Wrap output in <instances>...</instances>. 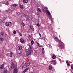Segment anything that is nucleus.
I'll use <instances>...</instances> for the list:
<instances>
[{"mask_svg": "<svg viewBox=\"0 0 73 73\" xmlns=\"http://www.w3.org/2000/svg\"><path fill=\"white\" fill-rule=\"evenodd\" d=\"M33 31H34V29H33Z\"/></svg>", "mask_w": 73, "mask_h": 73, "instance_id": "8fccbe9b", "label": "nucleus"}, {"mask_svg": "<svg viewBox=\"0 0 73 73\" xmlns=\"http://www.w3.org/2000/svg\"><path fill=\"white\" fill-rule=\"evenodd\" d=\"M23 2L24 3H27L28 2V0H24Z\"/></svg>", "mask_w": 73, "mask_h": 73, "instance_id": "a211bd4d", "label": "nucleus"}, {"mask_svg": "<svg viewBox=\"0 0 73 73\" xmlns=\"http://www.w3.org/2000/svg\"><path fill=\"white\" fill-rule=\"evenodd\" d=\"M42 11H43V12H45V10L44 9H42Z\"/></svg>", "mask_w": 73, "mask_h": 73, "instance_id": "c756f323", "label": "nucleus"}, {"mask_svg": "<svg viewBox=\"0 0 73 73\" xmlns=\"http://www.w3.org/2000/svg\"><path fill=\"white\" fill-rule=\"evenodd\" d=\"M29 28L30 31H33V26H30Z\"/></svg>", "mask_w": 73, "mask_h": 73, "instance_id": "9d476101", "label": "nucleus"}, {"mask_svg": "<svg viewBox=\"0 0 73 73\" xmlns=\"http://www.w3.org/2000/svg\"><path fill=\"white\" fill-rule=\"evenodd\" d=\"M54 40L55 41H57V42H59V43L60 42H61L60 41V40H59V39H58V38H57V37H54Z\"/></svg>", "mask_w": 73, "mask_h": 73, "instance_id": "6e6552de", "label": "nucleus"}, {"mask_svg": "<svg viewBox=\"0 0 73 73\" xmlns=\"http://www.w3.org/2000/svg\"><path fill=\"white\" fill-rule=\"evenodd\" d=\"M18 49L19 50H21L22 49V46H19L18 47Z\"/></svg>", "mask_w": 73, "mask_h": 73, "instance_id": "f8f14e48", "label": "nucleus"}, {"mask_svg": "<svg viewBox=\"0 0 73 73\" xmlns=\"http://www.w3.org/2000/svg\"><path fill=\"white\" fill-rule=\"evenodd\" d=\"M71 68L72 69H73V65H72L71 66Z\"/></svg>", "mask_w": 73, "mask_h": 73, "instance_id": "72a5a7b5", "label": "nucleus"}, {"mask_svg": "<svg viewBox=\"0 0 73 73\" xmlns=\"http://www.w3.org/2000/svg\"><path fill=\"white\" fill-rule=\"evenodd\" d=\"M19 35L20 36H22V34H21V33H19Z\"/></svg>", "mask_w": 73, "mask_h": 73, "instance_id": "4c0bfd02", "label": "nucleus"}, {"mask_svg": "<svg viewBox=\"0 0 73 73\" xmlns=\"http://www.w3.org/2000/svg\"><path fill=\"white\" fill-rule=\"evenodd\" d=\"M33 43H34V41L33 40H32L31 43V45H33Z\"/></svg>", "mask_w": 73, "mask_h": 73, "instance_id": "cd10ccee", "label": "nucleus"}, {"mask_svg": "<svg viewBox=\"0 0 73 73\" xmlns=\"http://www.w3.org/2000/svg\"><path fill=\"white\" fill-rule=\"evenodd\" d=\"M52 58L53 59H55V58H56V56H55V55H53V56H52Z\"/></svg>", "mask_w": 73, "mask_h": 73, "instance_id": "393cba45", "label": "nucleus"}, {"mask_svg": "<svg viewBox=\"0 0 73 73\" xmlns=\"http://www.w3.org/2000/svg\"><path fill=\"white\" fill-rule=\"evenodd\" d=\"M29 65H30L29 63L27 62L24 65V66H22V69H23V68H26L28 67Z\"/></svg>", "mask_w": 73, "mask_h": 73, "instance_id": "20e7f679", "label": "nucleus"}, {"mask_svg": "<svg viewBox=\"0 0 73 73\" xmlns=\"http://www.w3.org/2000/svg\"><path fill=\"white\" fill-rule=\"evenodd\" d=\"M5 19H5V17H3V20L5 21Z\"/></svg>", "mask_w": 73, "mask_h": 73, "instance_id": "473e14b6", "label": "nucleus"}, {"mask_svg": "<svg viewBox=\"0 0 73 73\" xmlns=\"http://www.w3.org/2000/svg\"><path fill=\"white\" fill-rule=\"evenodd\" d=\"M46 11L47 13H48V15H49V16H50V15H51L50 13V12H49V11H48V10H46Z\"/></svg>", "mask_w": 73, "mask_h": 73, "instance_id": "1a4fd4ad", "label": "nucleus"}, {"mask_svg": "<svg viewBox=\"0 0 73 73\" xmlns=\"http://www.w3.org/2000/svg\"><path fill=\"white\" fill-rule=\"evenodd\" d=\"M1 21V19H0V22Z\"/></svg>", "mask_w": 73, "mask_h": 73, "instance_id": "de8ad7c7", "label": "nucleus"}, {"mask_svg": "<svg viewBox=\"0 0 73 73\" xmlns=\"http://www.w3.org/2000/svg\"><path fill=\"white\" fill-rule=\"evenodd\" d=\"M9 23H10V24H11V22H9Z\"/></svg>", "mask_w": 73, "mask_h": 73, "instance_id": "49530a36", "label": "nucleus"}, {"mask_svg": "<svg viewBox=\"0 0 73 73\" xmlns=\"http://www.w3.org/2000/svg\"><path fill=\"white\" fill-rule=\"evenodd\" d=\"M21 53H19V54H21Z\"/></svg>", "mask_w": 73, "mask_h": 73, "instance_id": "a18cd8bd", "label": "nucleus"}, {"mask_svg": "<svg viewBox=\"0 0 73 73\" xmlns=\"http://www.w3.org/2000/svg\"><path fill=\"white\" fill-rule=\"evenodd\" d=\"M4 68V64H2L1 66H0V69H3Z\"/></svg>", "mask_w": 73, "mask_h": 73, "instance_id": "9b49d317", "label": "nucleus"}, {"mask_svg": "<svg viewBox=\"0 0 73 73\" xmlns=\"http://www.w3.org/2000/svg\"><path fill=\"white\" fill-rule=\"evenodd\" d=\"M42 54H44V53H45V52H44V51H42Z\"/></svg>", "mask_w": 73, "mask_h": 73, "instance_id": "a19ab883", "label": "nucleus"}, {"mask_svg": "<svg viewBox=\"0 0 73 73\" xmlns=\"http://www.w3.org/2000/svg\"><path fill=\"white\" fill-rule=\"evenodd\" d=\"M28 69H29V68H27L26 69L24 70L23 71V72L24 73H25V72H26V71H27V70H28Z\"/></svg>", "mask_w": 73, "mask_h": 73, "instance_id": "2eb2a0df", "label": "nucleus"}, {"mask_svg": "<svg viewBox=\"0 0 73 73\" xmlns=\"http://www.w3.org/2000/svg\"><path fill=\"white\" fill-rule=\"evenodd\" d=\"M20 7L21 9H24V7H23V5H20Z\"/></svg>", "mask_w": 73, "mask_h": 73, "instance_id": "dca6fc26", "label": "nucleus"}, {"mask_svg": "<svg viewBox=\"0 0 73 73\" xmlns=\"http://www.w3.org/2000/svg\"><path fill=\"white\" fill-rule=\"evenodd\" d=\"M6 5H8L9 4V3H8V2H6Z\"/></svg>", "mask_w": 73, "mask_h": 73, "instance_id": "7c9ffc66", "label": "nucleus"}, {"mask_svg": "<svg viewBox=\"0 0 73 73\" xmlns=\"http://www.w3.org/2000/svg\"><path fill=\"white\" fill-rule=\"evenodd\" d=\"M29 20V18H27L26 19V20Z\"/></svg>", "mask_w": 73, "mask_h": 73, "instance_id": "79ce46f5", "label": "nucleus"}, {"mask_svg": "<svg viewBox=\"0 0 73 73\" xmlns=\"http://www.w3.org/2000/svg\"><path fill=\"white\" fill-rule=\"evenodd\" d=\"M66 64H67L68 66H70V64L69 63V61L68 60L66 61Z\"/></svg>", "mask_w": 73, "mask_h": 73, "instance_id": "ddd939ff", "label": "nucleus"}, {"mask_svg": "<svg viewBox=\"0 0 73 73\" xmlns=\"http://www.w3.org/2000/svg\"><path fill=\"white\" fill-rule=\"evenodd\" d=\"M13 33L14 35H15V34H16V31H14L13 32Z\"/></svg>", "mask_w": 73, "mask_h": 73, "instance_id": "2f4dec72", "label": "nucleus"}, {"mask_svg": "<svg viewBox=\"0 0 73 73\" xmlns=\"http://www.w3.org/2000/svg\"><path fill=\"white\" fill-rule=\"evenodd\" d=\"M37 11L39 12H41V10L39 8H38Z\"/></svg>", "mask_w": 73, "mask_h": 73, "instance_id": "412c9836", "label": "nucleus"}, {"mask_svg": "<svg viewBox=\"0 0 73 73\" xmlns=\"http://www.w3.org/2000/svg\"><path fill=\"white\" fill-rule=\"evenodd\" d=\"M5 22V21H4V20H2L1 21V23H4Z\"/></svg>", "mask_w": 73, "mask_h": 73, "instance_id": "b1692460", "label": "nucleus"}, {"mask_svg": "<svg viewBox=\"0 0 73 73\" xmlns=\"http://www.w3.org/2000/svg\"><path fill=\"white\" fill-rule=\"evenodd\" d=\"M1 35H2V36H4V32H1Z\"/></svg>", "mask_w": 73, "mask_h": 73, "instance_id": "c85d7f7f", "label": "nucleus"}, {"mask_svg": "<svg viewBox=\"0 0 73 73\" xmlns=\"http://www.w3.org/2000/svg\"><path fill=\"white\" fill-rule=\"evenodd\" d=\"M21 24L23 26V27H25V24L24 23H21Z\"/></svg>", "mask_w": 73, "mask_h": 73, "instance_id": "bb28decb", "label": "nucleus"}, {"mask_svg": "<svg viewBox=\"0 0 73 73\" xmlns=\"http://www.w3.org/2000/svg\"><path fill=\"white\" fill-rule=\"evenodd\" d=\"M18 33L19 34H20V32H18Z\"/></svg>", "mask_w": 73, "mask_h": 73, "instance_id": "c03bdc74", "label": "nucleus"}, {"mask_svg": "<svg viewBox=\"0 0 73 73\" xmlns=\"http://www.w3.org/2000/svg\"><path fill=\"white\" fill-rule=\"evenodd\" d=\"M50 17H51V16H50Z\"/></svg>", "mask_w": 73, "mask_h": 73, "instance_id": "09e8293b", "label": "nucleus"}, {"mask_svg": "<svg viewBox=\"0 0 73 73\" xmlns=\"http://www.w3.org/2000/svg\"><path fill=\"white\" fill-rule=\"evenodd\" d=\"M3 40H4V39L2 37H1V38H0V41H3Z\"/></svg>", "mask_w": 73, "mask_h": 73, "instance_id": "5701e85b", "label": "nucleus"}, {"mask_svg": "<svg viewBox=\"0 0 73 73\" xmlns=\"http://www.w3.org/2000/svg\"><path fill=\"white\" fill-rule=\"evenodd\" d=\"M11 68L14 70L13 73H17V72H18V69L15 66V65L13 64H12L11 65Z\"/></svg>", "mask_w": 73, "mask_h": 73, "instance_id": "f257e3e1", "label": "nucleus"}, {"mask_svg": "<svg viewBox=\"0 0 73 73\" xmlns=\"http://www.w3.org/2000/svg\"><path fill=\"white\" fill-rule=\"evenodd\" d=\"M25 16V17H27V15L25 14H23Z\"/></svg>", "mask_w": 73, "mask_h": 73, "instance_id": "f704fd0d", "label": "nucleus"}, {"mask_svg": "<svg viewBox=\"0 0 73 73\" xmlns=\"http://www.w3.org/2000/svg\"><path fill=\"white\" fill-rule=\"evenodd\" d=\"M37 44L38 45L39 44V43H38V42H37Z\"/></svg>", "mask_w": 73, "mask_h": 73, "instance_id": "37998d69", "label": "nucleus"}, {"mask_svg": "<svg viewBox=\"0 0 73 73\" xmlns=\"http://www.w3.org/2000/svg\"><path fill=\"white\" fill-rule=\"evenodd\" d=\"M7 13L9 14V15H12V11L11 9L6 10V11Z\"/></svg>", "mask_w": 73, "mask_h": 73, "instance_id": "39448f33", "label": "nucleus"}, {"mask_svg": "<svg viewBox=\"0 0 73 73\" xmlns=\"http://www.w3.org/2000/svg\"><path fill=\"white\" fill-rule=\"evenodd\" d=\"M32 52V49L29 48L28 49V50L26 54L27 56H29V55H30L31 54V52Z\"/></svg>", "mask_w": 73, "mask_h": 73, "instance_id": "7ed1b4c3", "label": "nucleus"}, {"mask_svg": "<svg viewBox=\"0 0 73 73\" xmlns=\"http://www.w3.org/2000/svg\"><path fill=\"white\" fill-rule=\"evenodd\" d=\"M37 25L38 27H39L40 26V24H39V23H38L37 24Z\"/></svg>", "mask_w": 73, "mask_h": 73, "instance_id": "c9c22d12", "label": "nucleus"}, {"mask_svg": "<svg viewBox=\"0 0 73 73\" xmlns=\"http://www.w3.org/2000/svg\"><path fill=\"white\" fill-rule=\"evenodd\" d=\"M3 73H7V72H8V70L6 68H3Z\"/></svg>", "mask_w": 73, "mask_h": 73, "instance_id": "0eeeda50", "label": "nucleus"}, {"mask_svg": "<svg viewBox=\"0 0 73 73\" xmlns=\"http://www.w3.org/2000/svg\"><path fill=\"white\" fill-rule=\"evenodd\" d=\"M50 62L51 64H53L54 65H56V61L54 60L51 61Z\"/></svg>", "mask_w": 73, "mask_h": 73, "instance_id": "423d86ee", "label": "nucleus"}, {"mask_svg": "<svg viewBox=\"0 0 73 73\" xmlns=\"http://www.w3.org/2000/svg\"><path fill=\"white\" fill-rule=\"evenodd\" d=\"M48 69L50 70H52V66H49Z\"/></svg>", "mask_w": 73, "mask_h": 73, "instance_id": "aec40b11", "label": "nucleus"}, {"mask_svg": "<svg viewBox=\"0 0 73 73\" xmlns=\"http://www.w3.org/2000/svg\"><path fill=\"white\" fill-rule=\"evenodd\" d=\"M5 25L6 26H9V23L8 22H6L5 23Z\"/></svg>", "mask_w": 73, "mask_h": 73, "instance_id": "f3484780", "label": "nucleus"}, {"mask_svg": "<svg viewBox=\"0 0 73 73\" xmlns=\"http://www.w3.org/2000/svg\"><path fill=\"white\" fill-rule=\"evenodd\" d=\"M59 48L62 49H64V44L63 42H60L59 43Z\"/></svg>", "mask_w": 73, "mask_h": 73, "instance_id": "f03ea898", "label": "nucleus"}, {"mask_svg": "<svg viewBox=\"0 0 73 73\" xmlns=\"http://www.w3.org/2000/svg\"><path fill=\"white\" fill-rule=\"evenodd\" d=\"M38 46H39V47H41L42 46L41 45H40V44L38 45Z\"/></svg>", "mask_w": 73, "mask_h": 73, "instance_id": "e433bc0d", "label": "nucleus"}, {"mask_svg": "<svg viewBox=\"0 0 73 73\" xmlns=\"http://www.w3.org/2000/svg\"><path fill=\"white\" fill-rule=\"evenodd\" d=\"M39 35L40 37H41V34H40V33H39Z\"/></svg>", "mask_w": 73, "mask_h": 73, "instance_id": "ea45409f", "label": "nucleus"}, {"mask_svg": "<svg viewBox=\"0 0 73 73\" xmlns=\"http://www.w3.org/2000/svg\"><path fill=\"white\" fill-rule=\"evenodd\" d=\"M9 55V53H6V56H8Z\"/></svg>", "mask_w": 73, "mask_h": 73, "instance_id": "a878e982", "label": "nucleus"}, {"mask_svg": "<svg viewBox=\"0 0 73 73\" xmlns=\"http://www.w3.org/2000/svg\"><path fill=\"white\" fill-rule=\"evenodd\" d=\"M12 54H13V53L12 52H11L9 55L10 57H12Z\"/></svg>", "mask_w": 73, "mask_h": 73, "instance_id": "6ab92c4d", "label": "nucleus"}, {"mask_svg": "<svg viewBox=\"0 0 73 73\" xmlns=\"http://www.w3.org/2000/svg\"><path fill=\"white\" fill-rule=\"evenodd\" d=\"M42 51H44V47H43L42 48Z\"/></svg>", "mask_w": 73, "mask_h": 73, "instance_id": "58836bf2", "label": "nucleus"}, {"mask_svg": "<svg viewBox=\"0 0 73 73\" xmlns=\"http://www.w3.org/2000/svg\"><path fill=\"white\" fill-rule=\"evenodd\" d=\"M17 5L15 4H14L13 5V7H16Z\"/></svg>", "mask_w": 73, "mask_h": 73, "instance_id": "4be33fe9", "label": "nucleus"}, {"mask_svg": "<svg viewBox=\"0 0 73 73\" xmlns=\"http://www.w3.org/2000/svg\"><path fill=\"white\" fill-rule=\"evenodd\" d=\"M20 41L22 43H23L24 42V39L23 38H21L20 39Z\"/></svg>", "mask_w": 73, "mask_h": 73, "instance_id": "4468645a", "label": "nucleus"}]
</instances>
